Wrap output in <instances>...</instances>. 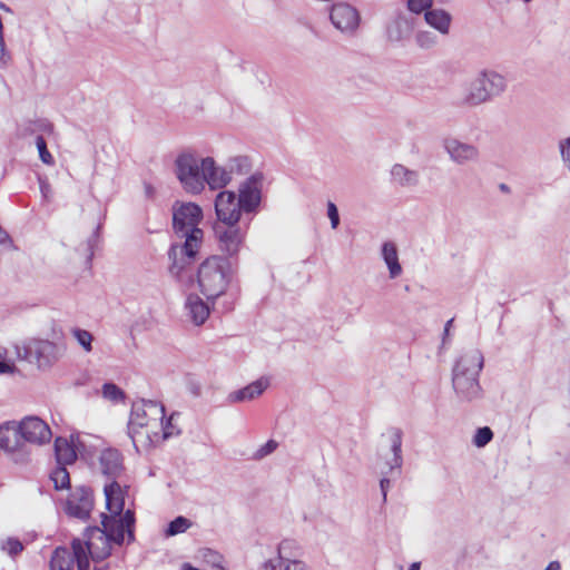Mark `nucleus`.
Returning a JSON list of instances; mask_svg holds the SVG:
<instances>
[{
    "label": "nucleus",
    "mask_w": 570,
    "mask_h": 570,
    "mask_svg": "<svg viewBox=\"0 0 570 570\" xmlns=\"http://www.w3.org/2000/svg\"><path fill=\"white\" fill-rule=\"evenodd\" d=\"M18 425L26 442L43 444L51 440L50 428L38 416H27Z\"/></svg>",
    "instance_id": "17"
},
{
    "label": "nucleus",
    "mask_w": 570,
    "mask_h": 570,
    "mask_svg": "<svg viewBox=\"0 0 570 570\" xmlns=\"http://www.w3.org/2000/svg\"><path fill=\"white\" fill-rule=\"evenodd\" d=\"M164 419L165 406L160 402L145 399L134 402L128 423L129 434L134 439L139 429L157 428L158 421L163 422Z\"/></svg>",
    "instance_id": "7"
},
{
    "label": "nucleus",
    "mask_w": 570,
    "mask_h": 570,
    "mask_svg": "<svg viewBox=\"0 0 570 570\" xmlns=\"http://www.w3.org/2000/svg\"><path fill=\"white\" fill-rule=\"evenodd\" d=\"M442 146L450 160L459 166L480 160V150L473 144L464 142L455 137H446L443 139Z\"/></svg>",
    "instance_id": "14"
},
{
    "label": "nucleus",
    "mask_w": 570,
    "mask_h": 570,
    "mask_svg": "<svg viewBox=\"0 0 570 570\" xmlns=\"http://www.w3.org/2000/svg\"><path fill=\"white\" fill-rule=\"evenodd\" d=\"M420 568H421V563L420 562H413L410 566L409 570H420Z\"/></svg>",
    "instance_id": "60"
},
{
    "label": "nucleus",
    "mask_w": 570,
    "mask_h": 570,
    "mask_svg": "<svg viewBox=\"0 0 570 570\" xmlns=\"http://www.w3.org/2000/svg\"><path fill=\"white\" fill-rule=\"evenodd\" d=\"M173 416L171 415L169 419L166 420V417L161 421H158V426L161 428L163 430V438L164 439H168L170 436L174 435V432H173V424H171V420H173Z\"/></svg>",
    "instance_id": "49"
},
{
    "label": "nucleus",
    "mask_w": 570,
    "mask_h": 570,
    "mask_svg": "<svg viewBox=\"0 0 570 570\" xmlns=\"http://www.w3.org/2000/svg\"><path fill=\"white\" fill-rule=\"evenodd\" d=\"M453 324V318L449 320L445 325H444V331H443V344L445 343L446 341V337L449 336V333H450V328Z\"/></svg>",
    "instance_id": "54"
},
{
    "label": "nucleus",
    "mask_w": 570,
    "mask_h": 570,
    "mask_svg": "<svg viewBox=\"0 0 570 570\" xmlns=\"http://www.w3.org/2000/svg\"><path fill=\"white\" fill-rule=\"evenodd\" d=\"M22 440V434L16 422H6L0 425V449L11 453L17 463L23 462L27 458Z\"/></svg>",
    "instance_id": "13"
},
{
    "label": "nucleus",
    "mask_w": 570,
    "mask_h": 570,
    "mask_svg": "<svg viewBox=\"0 0 570 570\" xmlns=\"http://www.w3.org/2000/svg\"><path fill=\"white\" fill-rule=\"evenodd\" d=\"M144 191H145L146 198L153 199L155 197L156 190L150 183L144 184Z\"/></svg>",
    "instance_id": "51"
},
{
    "label": "nucleus",
    "mask_w": 570,
    "mask_h": 570,
    "mask_svg": "<svg viewBox=\"0 0 570 570\" xmlns=\"http://www.w3.org/2000/svg\"><path fill=\"white\" fill-rule=\"evenodd\" d=\"M277 446L278 443L275 440L271 439L255 451V453L253 454V459L262 460L265 456L272 454L277 449Z\"/></svg>",
    "instance_id": "42"
},
{
    "label": "nucleus",
    "mask_w": 570,
    "mask_h": 570,
    "mask_svg": "<svg viewBox=\"0 0 570 570\" xmlns=\"http://www.w3.org/2000/svg\"><path fill=\"white\" fill-rule=\"evenodd\" d=\"M62 344L49 340L29 338L17 346L18 356L36 364L41 371L51 368L65 354Z\"/></svg>",
    "instance_id": "5"
},
{
    "label": "nucleus",
    "mask_w": 570,
    "mask_h": 570,
    "mask_svg": "<svg viewBox=\"0 0 570 570\" xmlns=\"http://www.w3.org/2000/svg\"><path fill=\"white\" fill-rule=\"evenodd\" d=\"M547 570H560V563L558 561H551Z\"/></svg>",
    "instance_id": "56"
},
{
    "label": "nucleus",
    "mask_w": 570,
    "mask_h": 570,
    "mask_svg": "<svg viewBox=\"0 0 570 570\" xmlns=\"http://www.w3.org/2000/svg\"><path fill=\"white\" fill-rule=\"evenodd\" d=\"M9 244H11L9 234L0 227V245H9Z\"/></svg>",
    "instance_id": "52"
},
{
    "label": "nucleus",
    "mask_w": 570,
    "mask_h": 570,
    "mask_svg": "<svg viewBox=\"0 0 570 570\" xmlns=\"http://www.w3.org/2000/svg\"><path fill=\"white\" fill-rule=\"evenodd\" d=\"M53 129L52 124L49 122L47 119H39L36 121H31L29 126L26 128V132H35V131H42V132H51Z\"/></svg>",
    "instance_id": "44"
},
{
    "label": "nucleus",
    "mask_w": 570,
    "mask_h": 570,
    "mask_svg": "<svg viewBox=\"0 0 570 570\" xmlns=\"http://www.w3.org/2000/svg\"><path fill=\"white\" fill-rule=\"evenodd\" d=\"M71 334L77 341V343L86 351L91 352L92 351V341L94 336L92 334L87 331L79 327H75L71 330Z\"/></svg>",
    "instance_id": "38"
},
{
    "label": "nucleus",
    "mask_w": 570,
    "mask_h": 570,
    "mask_svg": "<svg viewBox=\"0 0 570 570\" xmlns=\"http://www.w3.org/2000/svg\"><path fill=\"white\" fill-rule=\"evenodd\" d=\"M233 269L228 257L213 255L197 269V282L207 299H215L225 293L232 279Z\"/></svg>",
    "instance_id": "4"
},
{
    "label": "nucleus",
    "mask_w": 570,
    "mask_h": 570,
    "mask_svg": "<svg viewBox=\"0 0 570 570\" xmlns=\"http://www.w3.org/2000/svg\"><path fill=\"white\" fill-rule=\"evenodd\" d=\"M185 309L187 316L195 325H202L206 322L209 316L210 309L206 302H204L198 295L190 294L187 296L185 303Z\"/></svg>",
    "instance_id": "23"
},
{
    "label": "nucleus",
    "mask_w": 570,
    "mask_h": 570,
    "mask_svg": "<svg viewBox=\"0 0 570 570\" xmlns=\"http://www.w3.org/2000/svg\"><path fill=\"white\" fill-rule=\"evenodd\" d=\"M97 229H99V227H97ZM97 232H98V230H96V232L91 235V237L88 239V243H87V250H88V253H89V254H88V257H87V263H90V262H91V259H92V256H94V246H95V243H96V240H97V238H98V236H97Z\"/></svg>",
    "instance_id": "50"
},
{
    "label": "nucleus",
    "mask_w": 570,
    "mask_h": 570,
    "mask_svg": "<svg viewBox=\"0 0 570 570\" xmlns=\"http://www.w3.org/2000/svg\"><path fill=\"white\" fill-rule=\"evenodd\" d=\"M327 216L331 220V226L336 229L340 225V214L336 205L333 202L327 203Z\"/></svg>",
    "instance_id": "47"
},
{
    "label": "nucleus",
    "mask_w": 570,
    "mask_h": 570,
    "mask_svg": "<svg viewBox=\"0 0 570 570\" xmlns=\"http://www.w3.org/2000/svg\"><path fill=\"white\" fill-rule=\"evenodd\" d=\"M175 174L184 190L198 195L204 190V166L193 153L185 151L175 159Z\"/></svg>",
    "instance_id": "6"
},
{
    "label": "nucleus",
    "mask_w": 570,
    "mask_h": 570,
    "mask_svg": "<svg viewBox=\"0 0 570 570\" xmlns=\"http://www.w3.org/2000/svg\"><path fill=\"white\" fill-rule=\"evenodd\" d=\"M424 19L429 26L442 35H448L452 21L451 14L443 9H430L424 13Z\"/></svg>",
    "instance_id": "25"
},
{
    "label": "nucleus",
    "mask_w": 570,
    "mask_h": 570,
    "mask_svg": "<svg viewBox=\"0 0 570 570\" xmlns=\"http://www.w3.org/2000/svg\"><path fill=\"white\" fill-rule=\"evenodd\" d=\"M484 366V357L480 350L464 352L452 370L453 390L460 401L472 402L482 397L479 376Z\"/></svg>",
    "instance_id": "2"
},
{
    "label": "nucleus",
    "mask_w": 570,
    "mask_h": 570,
    "mask_svg": "<svg viewBox=\"0 0 570 570\" xmlns=\"http://www.w3.org/2000/svg\"><path fill=\"white\" fill-rule=\"evenodd\" d=\"M298 554L296 541L285 539L277 547V557L264 563V570H306L305 562L297 559Z\"/></svg>",
    "instance_id": "12"
},
{
    "label": "nucleus",
    "mask_w": 570,
    "mask_h": 570,
    "mask_svg": "<svg viewBox=\"0 0 570 570\" xmlns=\"http://www.w3.org/2000/svg\"><path fill=\"white\" fill-rule=\"evenodd\" d=\"M206 562L212 563L214 568L222 567L223 556L215 550L206 549L203 553Z\"/></svg>",
    "instance_id": "46"
},
{
    "label": "nucleus",
    "mask_w": 570,
    "mask_h": 570,
    "mask_svg": "<svg viewBox=\"0 0 570 570\" xmlns=\"http://www.w3.org/2000/svg\"><path fill=\"white\" fill-rule=\"evenodd\" d=\"M246 228H242L239 223L233 224H216L214 232L218 242L219 249L225 253L229 258L238 255L239 248L246 237Z\"/></svg>",
    "instance_id": "10"
},
{
    "label": "nucleus",
    "mask_w": 570,
    "mask_h": 570,
    "mask_svg": "<svg viewBox=\"0 0 570 570\" xmlns=\"http://www.w3.org/2000/svg\"><path fill=\"white\" fill-rule=\"evenodd\" d=\"M101 395L105 400L112 403L124 402L126 399L125 392L115 383L106 382L101 387Z\"/></svg>",
    "instance_id": "37"
},
{
    "label": "nucleus",
    "mask_w": 570,
    "mask_h": 570,
    "mask_svg": "<svg viewBox=\"0 0 570 570\" xmlns=\"http://www.w3.org/2000/svg\"><path fill=\"white\" fill-rule=\"evenodd\" d=\"M560 155L564 164H570V136L559 142Z\"/></svg>",
    "instance_id": "48"
},
{
    "label": "nucleus",
    "mask_w": 570,
    "mask_h": 570,
    "mask_svg": "<svg viewBox=\"0 0 570 570\" xmlns=\"http://www.w3.org/2000/svg\"><path fill=\"white\" fill-rule=\"evenodd\" d=\"M181 570H199V569H197L196 567H194L193 564H190L188 562H185L181 564Z\"/></svg>",
    "instance_id": "57"
},
{
    "label": "nucleus",
    "mask_w": 570,
    "mask_h": 570,
    "mask_svg": "<svg viewBox=\"0 0 570 570\" xmlns=\"http://www.w3.org/2000/svg\"><path fill=\"white\" fill-rule=\"evenodd\" d=\"M191 524L193 523L188 518L178 515L168 523L165 530V535L174 537L184 533L191 527Z\"/></svg>",
    "instance_id": "36"
},
{
    "label": "nucleus",
    "mask_w": 570,
    "mask_h": 570,
    "mask_svg": "<svg viewBox=\"0 0 570 570\" xmlns=\"http://www.w3.org/2000/svg\"><path fill=\"white\" fill-rule=\"evenodd\" d=\"M493 439V432L489 426L478 428L473 436V444L476 448H483Z\"/></svg>",
    "instance_id": "39"
},
{
    "label": "nucleus",
    "mask_w": 570,
    "mask_h": 570,
    "mask_svg": "<svg viewBox=\"0 0 570 570\" xmlns=\"http://www.w3.org/2000/svg\"><path fill=\"white\" fill-rule=\"evenodd\" d=\"M391 179L401 187H414L419 184L420 175L402 164H395L391 168Z\"/></svg>",
    "instance_id": "24"
},
{
    "label": "nucleus",
    "mask_w": 570,
    "mask_h": 570,
    "mask_svg": "<svg viewBox=\"0 0 570 570\" xmlns=\"http://www.w3.org/2000/svg\"><path fill=\"white\" fill-rule=\"evenodd\" d=\"M215 214L223 224L239 223L244 215L243 209L238 207V199L235 191L222 190L215 198Z\"/></svg>",
    "instance_id": "15"
},
{
    "label": "nucleus",
    "mask_w": 570,
    "mask_h": 570,
    "mask_svg": "<svg viewBox=\"0 0 570 570\" xmlns=\"http://www.w3.org/2000/svg\"><path fill=\"white\" fill-rule=\"evenodd\" d=\"M193 393H194L195 395H198V394H199L198 387H197V389H196V387H193Z\"/></svg>",
    "instance_id": "62"
},
{
    "label": "nucleus",
    "mask_w": 570,
    "mask_h": 570,
    "mask_svg": "<svg viewBox=\"0 0 570 570\" xmlns=\"http://www.w3.org/2000/svg\"><path fill=\"white\" fill-rule=\"evenodd\" d=\"M416 43L421 48L429 49L436 43V37L430 31H420L416 35Z\"/></svg>",
    "instance_id": "43"
},
{
    "label": "nucleus",
    "mask_w": 570,
    "mask_h": 570,
    "mask_svg": "<svg viewBox=\"0 0 570 570\" xmlns=\"http://www.w3.org/2000/svg\"><path fill=\"white\" fill-rule=\"evenodd\" d=\"M104 493L106 498V509L109 513L121 514L125 512L127 487L122 488L118 481H111L105 484Z\"/></svg>",
    "instance_id": "22"
},
{
    "label": "nucleus",
    "mask_w": 570,
    "mask_h": 570,
    "mask_svg": "<svg viewBox=\"0 0 570 570\" xmlns=\"http://www.w3.org/2000/svg\"><path fill=\"white\" fill-rule=\"evenodd\" d=\"M50 479L57 490L68 489L70 487V476L66 465L57 464L50 473Z\"/></svg>",
    "instance_id": "35"
},
{
    "label": "nucleus",
    "mask_w": 570,
    "mask_h": 570,
    "mask_svg": "<svg viewBox=\"0 0 570 570\" xmlns=\"http://www.w3.org/2000/svg\"><path fill=\"white\" fill-rule=\"evenodd\" d=\"M264 175L256 171L247 177L238 187V207L243 209L244 215L256 214L262 203V188Z\"/></svg>",
    "instance_id": "9"
},
{
    "label": "nucleus",
    "mask_w": 570,
    "mask_h": 570,
    "mask_svg": "<svg viewBox=\"0 0 570 570\" xmlns=\"http://www.w3.org/2000/svg\"><path fill=\"white\" fill-rule=\"evenodd\" d=\"M412 30L411 23L407 19L403 17H399L389 27L387 35L392 41H400L403 38L407 37Z\"/></svg>",
    "instance_id": "33"
},
{
    "label": "nucleus",
    "mask_w": 570,
    "mask_h": 570,
    "mask_svg": "<svg viewBox=\"0 0 570 570\" xmlns=\"http://www.w3.org/2000/svg\"><path fill=\"white\" fill-rule=\"evenodd\" d=\"M412 30L411 23L407 19L403 17H399L389 27L387 35L392 41H400L403 38L407 37Z\"/></svg>",
    "instance_id": "31"
},
{
    "label": "nucleus",
    "mask_w": 570,
    "mask_h": 570,
    "mask_svg": "<svg viewBox=\"0 0 570 570\" xmlns=\"http://www.w3.org/2000/svg\"><path fill=\"white\" fill-rule=\"evenodd\" d=\"M4 57H6V45H4V40L0 39V62H4Z\"/></svg>",
    "instance_id": "55"
},
{
    "label": "nucleus",
    "mask_w": 570,
    "mask_h": 570,
    "mask_svg": "<svg viewBox=\"0 0 570 570\" xmlns=\"http://www.w3.org/2000/svg\"><path fill=\"white\" fill-rule=\"evenodd\" d=\"M101 473L111 481H117L124 473L122 455L116 449H105L99 456Z\"/></svg>",
    "instance_id": "20"
},
{
    "label": "nucleus",
    "mask_w": 570,
    "mask_h": 570,
    "mask_svg": "<svg viewBox=\"0 0 570 570\" xmlns=\"http://www.w3.org/2000/svg\"><path fill=\"white\" fill-rule=\"evenodd\" d=\"M202 165L204 166V187H208L213 190L224 188L230 183V171H227L226 167H219L213 157L202 158Z\"/></svg>",
    "instance_id": "19"
},
{
    "label": "nucleus",
    "mask_w": 570,
    "mask_h": 570,
    "mask_svg": "<svg viewBox=\"0 0 570 570\" xmlns=\"http://www.w3.org/2000/svg\"><path fill=\"white\" fill-rule=\"evenodd\" d=\"M432 6V0H409L407 8L410 11L414 13H420L422 11L430 10Z\"/></svg>",
    "instance_id": "45"
},
{
    "label": "nucleus",
    "mask_w": 570,
    "mask_h": 570,
    "mask_svg": "<svg viewBox=\"0 0 570 570\" xmlns=\"http://www.w3.org/2000/svg\"><path fill=\"white\" fill-rule=\"evenodd\" d=\"M215 570H226V569L222 566V567L215 568Z\"/></svg>",
    "instance_id": "63"
},
{
    "label": "nucleus",
    "mask_w": 570,
    "mask_h": 570,
    "mask_svg": "<svg viewBox=\"0 0 570 570\" xmlns=\"http://www.w3.org/2000/svg\"><path fill=\"white\" fill-rule=\"evenodd\" d=\"M523 1L528 3V2H530L531 0H523Z\"/></svg>",
    "instance_id": "64"
},
{
    "label": "nucleus",
    "mask_w": 570,
    "mask_h": 570,
    "mask_svg": "<svg viewBox=\"0 0 570 570\" xmlns=\"http://www.w3.org/2000/svg\"><path fill=\"white\" fill-rule=\"evenodd\" d=\"M108 566H99V563H95V567L92 570H107Z\"/></svg>",
    "instance_id": "61"
},
{
    "label": "nucleus",
    "mask_w": 570,
    "mask_h": 570,
    "mask_svg": "<svg viewBox=\"0 0 570 570\" xmlns=\"http://www.w3.org/2000/svg\"><path fill=\"white\" fill-rule=\"evenodd\" d=\"M36 145L39 153V157L41 161L46 165H52L55 163L52 155L49 153L47 148V142L41 135H38L36 138Z\"/></svg>",
    "instance_id": "40"
},
{
    "label": "nucleus",
    "mask_w": 570,
    "mask_h": 570,
    "mask_svg": "<svg viewBox=\"0 0 570 570\" xmlns=\"http://www.w3.org/2000/svg\"><path fill=\"white\" fill-rule=\"evenodd\" d=\"M499 188L503 193H510V187L507 184H500Z\"/></svg>",
    "instance_id": "59"
},
{
    "label": "nucleus",
    "mask_w": 570,
    "mask_h": 570,
    "mask_svg": "<svg viewBox=\"0 0 570 570\" xmlns=\"http://www.w3.org/2000/svg\"><path fill=\"white\" fill-rule=\"evenodd\" d=\"M391 452L392 458L386 461V470L382 471V479L380 480V489L382 492L383 502H386L387 492L391 487L390 476H399L403 464L402 456V431L400 429L391 430Z\"/></svg>",
    "instance_id": "11"
},
{
    "label": "nucleus",
    "mask_w": 570,
    "mask_h": 570,
    "mask_svg": "<svg viewBox=\"0 0 570 570\" xmlns=\"http://www.w3.org/2000/svg\"><path fill=\"white\" fill-rule=\"evenodd\" d=\"M76 558L73 556V549L71 551L65 547H58L55 549L51 560V570H71Z\"/></svg>",
    "instance_id": "30"
},
{
    "label": "nucleus",
    "mask_w": 570,
    "mask_h": 570,
    "mask_svg": "<svg viewBox=\"0 0 570 570\" xmlns=\"http://www.w3.org/2000/svg\"><path fill=\"white\" fill-rule=\"evenodd\" d=\"M412 30L411 23L407 19L403 17H399L389 27L387 35L392 41H400L403 38L407 37Z\"/></svg>",
    "instance_id": "32"
},
{
    "label": "nucleus",
    "mask_w": 570,
    "mask_h": 570,
    "mask_svg": "<svg viewBox=\"0 0 570 570\" xmlns=\"http://www.w3.org/2000/svg\"><path fill=\"white\" fill-rule=\"evenodd\" d=\"M227 171H230V179L234 174L244 175L250 170L252 163L247 156H236L228 160Z\"/></svg>",
    "instance_id": "34"
},
{
    "label": "nucleus",
    "mask_w": 570,
    "mask_h": 570,
    "mask_svg": "<svg viewBox=\"0 0 570 570\" xmlns=\"http://www.w3.org/2000/svg\"><path fill=\"white\" fill-rule=\"evenodd\" d=\"M489 100L488 91L480 78V75L470 83L463 102L469 106H478Z\"/></svg>",
    "instance_id": "29"
},
{
    "label": "nucleus",
    "mask_w": 570,
    "mask_h": 570,
    "mask_svg": "<svg viewBox=\"0 0 570 570\" xmlns=\"http://www.w3.org/2000/svg\"><path fill=\"white\" fill-rule=\"evenodd\" d=\"M40 189H41V193L45 197H47V191L49 190V186L45 183H41L40 184Z\"/></svg>",
    "instance_id": "58"
},
{
    "label": "nucleus",
    "mask_w": 570,
    "mask_h": 570,
    "mask_svg": "<svg viewBox=\"0 0 570 570\" xmlns=\"http://www.w3.org/2000/svg\"><path fill=\"white\" fill-rule=\"evenodd\" d=\"M55 455L57 464H72L77 460V453L72 442L65 438L58 436L55 440Z\"/></svg>",
    "instance_id": "27"
},
{
    "label": "nucleus",
    "mask_w": 570,
    "mask_h": 570,
    "mask_svg": "<svg viewBox=\"0 0 570 570\" xmlns=\"http://www.w3.org/2000/svg\"><path fill=\"white\" fill-rule=\"evenodd\" d=\"M101 530L106 532L109 539L112 540L114 544L121 546L125 542L127 535V542L131 543L135 541V512L132 510H126L121 514L116 513H101Z\"/></svg>",
    "instance_id": "8"
},
{
    "label": "nucleus",
    "mask_w": 570,
    "mask_h": 570,
    "mask_svg": "<svg viewBox=\"0 0 570 570\" xmlns=\"http://www.w3.org/2000/svg\"><path fill=\"white\" fill-rule=\"evenodd\" d=\"M12 366L4 361H0V374L11 373Z\"/></svg>",
    "instance_id": "53"
},
{
    "label": "nucleus",
    "mask_w": 570,
    "mask_h": 570,
    "mask_svg": "<svg viewBox=\"0 0 570 570\" xmlns=\"http://www.w3.org/2000/svg\"><path fill=\"white\" fill-rule=\"evenodd\" d=\"M204 217L203 209L196 203L176 202L173 205V229L183 243L171 244L167 256L170 262L168 272L179 283L193 281V265L203 246L204 232L199 227Z\"/></svg>",
    "instance_id": "1"
},
{
    "label": "nucleus",
    "mask_w": 570,
    "mask_h": 570,
    "mask_svg": "<svg viewBox=\"0 0 570 570\" xmlns=\"http://www.w3.org/2000/svg\"><path fill=\"white\" fill-rule=\"evenodd\" d=\"M480 78L488 91L489 100L492 97L501 95L507 87V82L503 76L495 71H482Z\"/></svg>",
    "instance_id": "28"
},
{
    "label": "nucleus",
    "mask_w": 570,
    "mask_h": 570,
    "mask_svg": "<svg viewBox=\"0 0 570 570\" xmlns=\"http://www.w3.org/2000/svg\"><path fill=\"white\" fill-rule=\"evenodd\" d=\"M1 549L6 551L9 556L16 557L23 550V546L21 541L16 538H8L6 541L1 543Z\"/></svg>",
    "instance_id": "41"
},
{
    "label": "nucleus",
    "mask_w": 570,
    "mask_h": 570,
    "mask_svg": "<svg viewBox=\"0 0 570 570\" xmlns=\"http://www.w3.org/2000/svg\"><path fill=\"white\" fill-rule=\"evenodd\" d=\"M94 507L92 492L89 488L80 487L67 500V513L71 517L86 520Z\"/></svg>",
    "instance_id": "18"
},
{
    "label": "nucleus",
    "mask_w": 570,
    "mask_h": 570,
    "mask_svg": "<svg viewBox=\"0 0 570 570\" xmlns=\"http://www.w3.org/2000/svg\"><path fill=\"white\" fill-rule=\"evenodd\" d=\"M330 19L333 26L343 33H353L360 24L358 11L344 2L332 6Z\"/></svg>",
    "instance_id": "16"
},
{
    "label": "nucleus",
    "mask_w": 570,
    "mask_h": 570,
    "mask_svg": "<svg viewBox=\"0 0 570 570\" xmlns=\"http://www.w3.org/2000/svg\"><path fill=\"white\" fill-rule=\"evenodd\" d=\"M381 254L387 266L390 278L399 277L402 274V266L399 262L396 245L393 242L383 243Z\"/></svg>",
    "instance_id": "26"
},
{
    "label": "nucleus",
    "mask_w": 570,
    "mask_h": 570,
    "mask_svg": "<svg viewBox=\"0 0 570 570\" xmlns=\"http://www.w3.org/2000/svg\"><path fill=\"white\" fill-rule=\"evenodd\" d=\"M269 381L266 377L249 383L248 385L233 391L228 394L227 401L229 403H244L249 402L261 396L268 387Z\"/></svg>",
    "instance_id": "21"
},
{
    "label": "nucleus",
    "mask_w": 570,
    "mask_h": 570,
    "mask_svg": "<svg viewBox=\"0 0 570 570\" xmlns=\"http://www.w3.org/2000/svg\"><path fill=\"white\" fill-rule=\"evenodd\" d=\"M112 543L100 527H88L83 532V539L75 538L71 541L78 570H89L90 559L95 563L107 559L111 554Z\"/></svg>",
    "instance_id": "3"
}]
</instances>
